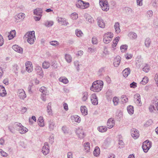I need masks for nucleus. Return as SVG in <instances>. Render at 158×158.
<instances>
[{"label":"nucleus","mask_w":158,"mask_h":158,"mask_svg":"<svg viewBox=\"0 0 158 158\" xmlns=\"http://www.w3.org/2000/svg\"><path fill=\"white\" fill-rule=\"evenodd\" d=\"M156 84L157 86L158 87V73L156 74Z\"/></svg>","instance_id":"nucleus-64"},{"label":"nucleus","mask_w":158,"mask_h":158,"mask_svg":"<svg viewBox=\"0 0 158 158\" xmlns=\"http://www.w3.org/2000/svg\"><path fill=\"white\" fill-rule=\"evenodd\" d=\"M103 85V82L100 80L94 81L90 87V90L94 92H99L102 89Z\"/></svg>","instance_id":"nucleus-1"},{"label":"nucleus","mask_w":158,"mask_h":158,"mask_svg":"<svg viewBox=\"0 0 158 158\" xmlns=\"http://www.w3.org/2000/svg\"><path fill=\"white\" fill-rule=\"evenodd\" d=\"M148 77H145L143 78V79L141 81V83L142 84L144 85L148 82Z\"/></svg>","instance_id":"nucleus-39"},{"label":"nucleus","mask_w":158,"mask_h":158,"mask_svg":"<svg viewBox=\"0 0 158 158\" xmlns=\"http://www.w3.org/2000/svg\"><path fill=\"white\" fill-rule=\"evenodd\" d=\"M42 10L41 8H37L34 10V15L38 16V17L35 16L34 17V19L35 21H39L40 19L42 16Z\"/></svg>","instance_id":"nucleus-5"},{"label":"nucleus","mask_w":158,"mask_h":158,"mask_svg":"<svg viewBox=\"0 0 158 158\" xmlns=\"http://www.w3.org/2000/svg\"><path fill=\"white\" fill-rule=\"evenodd\" d=\"M63 106H64V109L66 110H68V105L67 104H66V103H64L63 104Z\"/></svg>","instance_id":"nucleus-57"},{"label":"nucleus","mask_w":158,"mask_h":158,"mask_svg":"<svg viewBox=\"0 0 158 158\" xmlns=\"http://www.w3.org/2000/svg\"><path fill=\"white\" fill-rule=\"evenodd\" d=\"M65 58L66 61L68 63H70L72 61V57L71 56L68 54H66L65 55Z\"/></svg>","instance_id":"nucleus-37"},{"label":"nucleus","mask_w":158,"mask_h":158,"mask_svg":"<svg viewBox=\"0 0 158 158\" xmlns=\"http://www.w3.org/2000/svg\"><path fill=\"white\" fill-rule=\"evenodd\" d=\"M113 37V34L111 32L105 34L103 36V41L106 44H108L111 40Z\"/></svg>","instance_id":"nucleus-6"},{"label":"nucleus","mask_w":158,"mask_h":158,"mask_svg":"<svg viewBox=\"0 0 158 158\" xmlns=\"http://www.w3.org/2000/svg\"><path fill=\"white\" fill-rule=\"evenodd\" d=\"M139 132L136 129H133L131 132V135L133 138L135 139L138 138L139 136Z\"/></svg>","instance_id":"nucleus-15"},{"label":"nucleus","mask_w":158,"mask_h":158,"mask_svg":"<svg viewBox=\"0 0 158 158\" xmlns=\"http://www.w3.org/2000/svg\"><path fill=\"white\" fill-rule=\"evenodd\" d=\"M131 36L133 39H135L137 37L136 34L134 33H132L131 34Z\"/></svg>","instance_id":"nucleus-58"},{"label":"nucleus","mask_w":158,"mask_h":158,"mask_svg":"<svg viewBox=\"0 0 158 158\" xmlns=\"http://www.w3.org/2000/svg\"><path fill=\"white\" fill-rule=\"evenodd\" d=\"M89 143L88 142L85 143L84 144V149L86 152H88L90 150V146Z\"/></svg>","instance_id":"nucleus-32"},{"label":"nucleus","mask_w":158,"mask_h":158,"mask_svg":"<svg viewBox=\"0 0 158 158\" xmlns=\"http://www.w3.org/2000/svg\"><path fill=\"white\" fill-rule=\"evenodd\" d=\"M92 41L93 44H97L98 43V40L97 38L95 37H93Z\"/></svg>","instance_id":"nucleus-49"},{"label":"nucleus","mask_w":158,"mask_h":158,"mask_svg":"<svg viewBox=\"0 0 158 158\" xmlns=\"http://www.w3.org/2000/svg\"><path fill=\"white\" fill-rule=\"evenodd\" d=\"M7 93L4 87L0 85V96L2 97L6 96Z\"/></svg>","instance_id":"nucleus-18"},{"label":"nucleus","mask_w":158,"mask_h":158,"mask_svg":"<svg viewBox=\"0 0 158 158\" xmlns=\"http://www.w3.org/2000/svg\"><path fill=\"white\" fill-rule=\"evenodd\" d=\"M115 156L112 153H110L109 154L108 158H115Z\"/></svg>","instance_id":"nucleus-61"},{"label":"nucleus","mask_w":158,"mask_h":158,"mask_svg":"<svg viewBox=\"0 0 158 158\" xmlns=\"http://www.w3.org/2000/svg\"><path fill=\"white\" fill-rule=\"evenodd\" d=\"M12 48L16 52L19 53H22L23 49L22 48L17 45H14L12 47Z\"/></svg>","instance_id":"nucleus-19"},{"label":"nucleus","mask_w":158,"mask_h":158,"mask_svg":"<svg viewBox=\"0 0 158 158\" xmlns=\"http://www.w3.org/2000/svg\"><path fill=\"white\" fill-rule=\"evenodd\" d=\"M134 101L139 106H141L142 103L141 102V97L139 94H137L134 96Z\"/></svg>","instance_id":"nucleus-12"},{"label":"nucleus","mask_w":158,"mask_h":158,"mask_svg":"<svg viewBox=\"0 0 158 158\" xmlns=\"http://www.w3.org/2000/svg\"><path fill=\"white\" fill-rule=\"evenodd\" d=\"M120 38L118 36L115 38L113 40V43L112 44V46L113 48H114L116 47L117 43L119 40Z\"/></svg>","instance_id":"nucleus-28"},{"label":"nucleus","mask_w":158,"mask_h":158,"mask_svg":"<svg viewBox=\"0 0 158 158\" xmlns=\"http://www.w3.org/2000/svg\"><path fill=\"white\" fill-rule=\"evenodd\" d=\"M76 5L77 8L83 9L87 8L89 6V2L83 1L82 0L77 1Z\"/></svg>","instance_id":"nucleus-3"},{"label":"nucleus","mask_w":158,"mask_h":158,"mask_svg":"<svg viewBox=\"0 0 158 158\" xmlns=\"http://www.w3.org/2000/svg\"><path fill=\"white\" fill-rule=\"evenodd\" d=\"M25 17V15L23 13H20L17 14L15 16V21L16 22H19L22 21Z\"/></svg>","instance_id":"nucleus-9"},{"label":"nucleus","mask_w":158,"mask_h":158,"mask_svg":"<svg viewBox=\"0 0 158 158\" xmlns=\"http://www.w3.org/2000/svg\"><path fill=\"white\" fill-rule=\"evenodd\" d=\"M58 21L59 23L61 25H67L68 24V22L65 20L64 18L59 17L58 19Z\"/></svg>","instance_id":"nucleus-20"},{"label":"nucleus","mask_w":158,"mask_h":158,"mask_svg":"<svg viewBox=\"0 0 158 158\" xmlns=\"http://www.w3.org/2000/svg\"><path fill=\"white\" fill-rule=\"evenodd\" d=\"M72 156V153L71 152H69L68 153V158H73Z\"/></svg>","instance_id":"nucleus-63"},{"label":"nucleus","mask_w":158,"mask_h":158,"mask_svg":"<svg viewBox=\"0 0 158 158\" xmlns=\"http://www.w3.org/2000/svg\"><path fill=\"white\" fill-rule=\"evenodd\" d=\"M15 127H18L17 129H18L19 132L21 134H23L26 133L28 131V130L26 127L23 126L20 123H16L15 124Z\"/></svg>","instance_id":"nucleus-7"},{"label":"nucleus","mask_w":158,"mask_h":158,"mask_svg":"<svg viewBox=\"0 0 158 158\" xmlns=\"http://www.w3.org/2000/svg\"><path fill=\"white\" fill-rule=\"evenodd\" d=\"M24 37L27 38V41L30 44H33L35 40V31H32L27 32Z\"/></svg>","instance_id":"nucleus-2"},{"label":"nucleus","mask_w":158,"mask_h":158,"mask_svg":"<svg viewBox=\"0 0 158 158\" xmlns=\"http://www.w3.org/2000/svg\"><path fill=\"white\" fill-rule=\"evenodd\" d=\"M113 101L114 105H117L119 102V99L117 97H115L113 98Z\"/></svg>","instance_id":"nucleus-40"},{"label":"nucleus","mask_w":158,"mask_h":158,"mask_svg":"<svg viewBox=\"0 0 158 158\" xmlns=\"http://www.w3.org/2000/svg\"><path fill=\"white\" fill-rule=\"evenodd\" d=\"M98 25L101 28H104L105 27V24L103 20L101 19H99L98 20Z\"/></svg>","instance_id":"nucleus-31"},{"label":"nucleus","mask_w":158,"mask_h":158,"mask_svg":"<svg viewBox=\"0 0 158 158\" xmlns=\"http://www.w3.org/2000/svg\"><path fill=\"white\" fill-rule=\"evenodd\" d=\"M151 146V142L146 140L143 143L142 148L144 151L147 152L150 148Z\"/></svg>","instance_id":"nucleus-8"},{"label":"nucleus","mask_w":158,"mask_h":158,"mask_svg":"<svg viewBox=\"0 0 158 158\" xmlns=\"http://www.w3.org/2000/svg\"><path fill=\"white\" fill-rule=\"evenodd\" d=\"M4 43V39L2 36L0 34V46H2Z\"/></svg>","instance_id":"nucleus-52"},{"label":"nucleus","mask_w":158,"mask_h":158,"mask_svg":"<svg viewBox=\"0 0 158 158\" xmlns=\"http://www.w3.org/2000/svg\"><path fill=\"white\" fill-rule=\"evenodd\" d=\"M49 66V64L48 62H44L43 64V67L44 69H47Z\"/></svg>","instance_id":"nucleus-44"},{"label":"nucleus","mask_w":158,"mask_h":158,"mask_svg":"<svg viewBox=\"0 0 158 158\" xmlns=\"http://www.w3.org/2000/svg\"><path fill=\"white\" fill-rule=\"evenodd\" d=\"M19 96L20 99H23L26 97L25 91L23 89H20L19 90Z\"/></svg>","instance_id":"nucleus-17"},{"label":"nucleus","mask_w":158,"mask_h":158,"mask_svg":"<svg viewBox=\"0 0 158 158\" xmlns=\"http://www.w3.org/2000/svg\"><path fill=\"white\" fill-rule=\"evenodd\" d=\"M98 129L99 131L101 132H104L107 131V128L106 127L100 126L98 128Z\"/></svg>","instance_id":"nucleus-34"},{"label":"nucleus","mask_w":158,"mask_h":158,"mask_svg":"<svg viewBox=\"0 0 158 158\" xmlns=\"http://www.w3.org/2000/svg\"><path fill=\"white\" fill-rule=\"evenodd\" d=\"M99 4L103 10L107 11L109 10V6L106 0H99Z\"/></svg>","instance_id":"nucleus-4"},{"label":"nucleus","mask_w":158,"mask_h":158,"mask_svg":"<svg viewBox=\"0 0 158 158\" xmlns=\"http://www.w3.org/2000/svg\"><path fill=\"white\" fill-rule=\"evenodd\" d=\"M3 83L6 85H7L9 84L8 80L7 79H5L4 80Z\"/></svg>","instance_id":"nucleus-60"},{"label":"nucleus","mask_w":158,"mask_h":158,"mask_svg":"<svg viewBox=\"0 0 158 158\" xmlns=\"http://www.w3.org/2000/svg\"><path fill=\"white\" fill-rule=\"evenodd\" d=\"M50 44L53 46H57L59 44L58 42L56 41H53L50 42Z\"/></svg>","instance_id":"nucleus-46"},{"label":"nucleus","mask_w":158,"mask_h":158,"mask_svg":"<svg viewBox=\"0 0 158 158\" xmlns=\"http://www.w3.org/2000/svg\"><path fill=\"white\" fill-rule=\"evenodd\" d=\"M59 81L64 84H67L69 82V81L68 79L64 77H62L60 78L59 79Z\"/></svg>","instance_id":"nucleus-33"},{"label":"nucleus","mask_w":158,"mask_h":158,"mask_svg":"<svg viewBox=\"0 0 158 158\" xmlns=\"http://www.w3.org/2000/svg\"><path fill=\"white\" fill-rule=\"evenodd\" d=\"M115 32L117 33H119L120 32V29L119 28V24L118 23H116L114 25Z\"/></svg>","instance_id":"nucleus-30"},{"label":"nucleus","mask_w":158,"mask_h":158,"mask_svg":"<svg viewBox=\"0 0 158 158\" xmlns=\"http://www.w3.org/2000/svg\"><path fill=\"white\" fill-rule=\"evenodd\" d=\"M19 69L18 66L17 64H15L13 66V69L15 70H18Z\"/></svg>","instance_id":"nucleus-62"},{"label":"nucleus","mask_w":158,"mask_h":158,"mask_svg":"<svg viewBox=\"0 0 158 158\" xmlns=\"http://www.w3.org/2000/svg\"><path fill=\"white\" fill-rule=\"evenodd\" d=\"M151 41L149 39H147L145 41V45L146 47H149Z\"/></svg>","instance_id":"nucleus-48"},{"label":"nucleus","mask_w":158,"mask_h":158,"mask_svg":"<svg viewBox=\"0 0 158 158\" xmlns=\"http://www.w3.org/2000/svg\"><path fill=\"white\" fill-rule=\"evenodd\" d=\"M127 110L129 114H133L134 110L133 107L131 106H130L127 107Z\"/></svg>","instance_id":"nucleus-29"},{"label":"nucleus","mask_w":158,"mask_h":158,"mask_svg":"<svg viewBox=\"0 0 158 158\" xmlns=\"http://www.w3.org/2000/svg\"><path fill=\"white\" fill-rule=\"evenodd\" d=\"M75 34L78 37H81L83 35V34L81 31L79 30H76Z\"/></svg>","instance_id":"nucleus-35"},{"label":"nucleus","mask_w":158,"mask_h":158,"mask_svg":"<svg viewBox=\"0 0 158 158\" xmlns=\"http://www.w3.org/2000/svg\"><path fill=\"white\" fill-rule=\"evenodd\" d=\"M40 92L43 93V94L47 93L48 92L46 91V89L45 87L42 86L40 88Z\"/></svg>","instance_id":"nucleus-43"},{"label":"nucleus","mask_w":158,"mask_h":158,"mask_svg":"<svg viewBox=\"0 0 158 158\" xmlns=\"http://www.w3.org/2000/svg\"><path fill=\"white\" fill-rule=\"evenodd\" d=\"M127 48V46L126 45H123L120 47L121 50L122 52H124Z\"/></svg>","instance_id":"nucleus-41"},{"label":"nucleus","mask_w":158,"mask_h":158,"mask_svg":"<svg viewBox=\"0 0 158 158\" xmlns=\"http://www.w3.org/2000/svg\"><path fill=\"white\" fill-rule=\"evenodd\" d=\"M125 57L127 59H129L131 58L132 55L131 54H126L125 56Z\"/></svg>","instance_id":"nucleus-56"},{"label":"nucleus","mask_w":158,"mask_h":158,"mask_svg":"<svg viewBox=\"0 0 158 158\" xmlns=\"http://www.w3.org/2000/svg\"><path fill=\"white\" fill-rule=\"evenodd\" d=\"M70 16L72 19L76 20L78 18V15L77 13L74 12Z\"/></svg>","instance_id":"nucleus-36"},{"label":"nucleus","mask_w":158,"mask_h":158,"mask_svg":"<svg viewBox=\"0 0 158 158\" xmlns=\"http://www.w3.org/2000/svg\"><path fill=\"white\" fill-rule=\"evenodd\" d=\"M76 133L78 137L80 138H83L85 135L82 129L79 128L77 129L76 131Z\"/></svg>","instance_id":"nucleus-14"},{"label":"nucleus","mask_w":158,"mask_h":158,"mask_svg":"<svg viewBox=\"0 0 158 158\" xmlns=\"http://www.w3.org/2000/svg\"><path fill=\"white\" fill-rule=\"evenodd\" d=\"M88 93L85 92L83 94V96L82 98V100L84 101H85L87 99Z\"/></svg>","instance_id":"nucleus-47"},{"label":"nucleus","mask_w":158,"mask_h":158,"mask_svg":"<svg viewBox=\"0 0 158 158\" xmlns=\"http://www.w3.org/2000/svg\"><path fill=\"white\" fill-rule=\"evenodd\" d=\"M81 111L82 114L84 115H86L88 114L87 109L85 106H82L81 107Z\"/></svg>","instance_id":"nucleus-25"},{"label":"nucleus","mask_w":158,"mask_h":158,"mask_svg":"<svg viewBox=\"0 0 158 158\" xmlns=\"http://www.w3.org/2000/svg\"><path fill=\"white\" fill-rule=\"evenodd\" d=\"M121 58L120 56H117L114 60V64L115 67H118L120 63Z\"/></svg>","instance_id":"nucleus-21"},{"label":"nucleus","mask_w":158,"mask_h":158,"mask_svg":"<svg viewBox=\"0 0 158 158\" xmlns=\"http://www.w3.org/2000/svg\"><path fill=\"white\" fill-rule=\"evenodd\" d=\"M88 21L89 23H92L94 22V20L92 17H89L88 19Z\"/></svg>","instance_id":"nucleus-54"},{"label":"nucleus","mask_w":158,"mask_h":158,"mask_svg":"<svg viewBox=\"0 0 158 158\" xmlns=\"http://www.w3.org/2000/svg\"><path fill=\"white\" fill-rule=\"evenodd\" d=\"M51 65L54 69L56 68L58 66V64L56 61H53L51 63Z\"/></svg>","instance_id":"nucleus-45"},{"label":"nucleus","mask_w":158,"mask_h":158,"mask_svg":"<svg viewBox=\"0 0 158 158\" xmlns=\"http://www.w3.org/2000/svg\"><path fill=\"white\" fill-rule=\"evenodd\" d=\"M48 92L47 93L45 94H43L41 96V98L42 99L43 101H45L47 99V97H48Z\"/></svg>","instance_id":"nucleus-38"},{"label":"nucleus","mask_w":158,"mask_h":158,"mask_svg":"<svg viewBox=\"0 0 158 158\" xmlns=\"http://www.w3.org/2000/svg\"><path fill=\"white\" fill-rule=\"evenodd\" d=\"M26 70L28 73L31 72L33 69L32 64L30 61L26 62L25 64Z\"/></svg>","instance_id":"nucleus-10"},{"label":"nucleus","mask_w":158,"mask_h":158,"mask_svg":"<svg viewBox=\"0 0 158 158\" xmlns=\"http://www.w3.org/2000/svg\"><path fill=\"white\" fill-rule=\"evenodd\" d=\"M143 69L144 72L147 73L150 70V67L148 65H146L143 68Z\"/></svg>","instance_id":"nucleus-42"},{"label":"nucleus","mask_w":158,"mask_h":158,"mask_svg":"<svg viewBox=\"0 0 158 158\" xmlns=\"http://www.w3.org/2000/svg\"><path fill=\"white\" fill-rule=\"evenodd\" d=\"M130 70L129 68H126L123 71V74L125 77H127L130 74Z\"/></svg>","instance_id":"nucleus-24"},{"label":"nucleus","mask_w":158,"mask_h":158,"mask_svg":"<svg viewBox=\"0 0 158 158\" xmlns=\"http://www.w3.org/2000/svg\"><path fill=\"white\" fill-rule=\"evenodd\" d=\"M91 101L92 103L94 105H97L98 103L97 98L95 94H94L91 96Z\"/></svg>","instance_id":"nucleus-16"},{"label":"nucleus","mask_w":158,"mask_h":158,"mask_svg":"<svg viewBox=\"0 0 158 158\" xmlns=\"http://www.w3.org/2000/svg\"><path fill=\"white\" fill-rule=\"evenodd\" d=\"M49 146L47 143H44V146L43 147L42 150V152L44 155H46L49 152Z\"/></svg>","instance_id":"nucleus-11"},{"label":"nucleus","mask_w":158,"mask_h":158,"mask_svg":"<svg viewBox=\"0 0 158 158\" xmlns=\"http://www.w3.org/2000/svg\"><path fill=\"white\" fill-rule=\"evenodd\" d=\"M71 118L73 122L78 123H79L81 122V119L77 115H75L71 116Z\"/></svg>","instance_id":"nucleus-22"},{"label":"nucleus","mask_w":158,"mask_h":158,"mask_svg":"<svg viewBox=\"0 0 158 158\" xmlns=\"http://www.w3.org/2000/svg\"><path fill=\"white\" fill-rule=\"evenodd\" d=\"M130 86L131 88H135L137 87V83L133 82L130 84Z\"/></svg>","instance_id":"nucleus-53"},{"label":"nucleus","mask_w":158,"mask_h":158,"mask_svg":"<svg viewBox=\"0 0 158 158\" xmlns=\"http://www.w3.org/2000/svg\"><path fill=\"white\" fill-rule=\"evenodd\" d=\"M122 101L123 102H127L128 99L127 97L125 96H123L122 97Z\"/></svg>","instance_id":"nucleus-50"},{"label":"nucleus","mask_w":158,"mask_h":158,"mask_svg":"<svg viewBox=\"0 0 158 158\" xmlns=\"http://www.w3.org/2000/svg\"><path fill=\"white\" fill-rule=\"evenodd\" d=\"M115 125V121L112 118L109 119L107 123V126L108 128H112Z\"/></svg>","instance_id":"nucleus-13"},{"label":"nucleus","mask_w":158,"mask_h":158,"mask_svg":"<svg viewBox=\"0 0 158 158\" xmlns=\"http://www.w3.org/2000/svg\"><path fill=\"white\" fill-rule=\"evenodd\" d=\"M94 155L97 156L100 154V149L98 147H96L95 148L93 152Z\"/></svg>","instance_id":"nucleus-26"},{"label":"nucleus","mask_w":158,"mask_h":158,"mask_svg":"<svg viewBox=\"0 0 158 158\" xmlns=\"http://www.w3.org/2000/svg\"><path fill=\"white\" fill-rule=\"evenodd\" d=\"M3 73L2 69L1 67H0V78H1L2 76Z\"/></svg>","instance_id":"nucleus-59"},{"label":"nucleus","mask_w":158,"mask_h":158,"mask_svg":"<svg viewBox=\"0 0 158 158\" xmlns=\"http://www.w3.org/2000/svg\"><path fill=\"white\" fill-rule=\"evenodd\" d=\"M38 123L39 125L43 127L44 125V121L42 117H40L38 120Z\"/></svg>","instance_id":"nucleus-23"},{"label":"nucleus","mask_w":158,"mask_h":158,"mask_svg":"<svg viewBox=\"0 0 158 158\" xmlns=\"http://www.w3.org/2000/svg\"><path fill=\"white\" fill-rule=\"evenodd\" d=\"M15 34L16 33L15 30L11 31L8 36V39L9 40L12 39L15 36Z\"/></svg>","instance_id":"nucleus-27"},{"label":"nucleus","mask_w":158,"mask_h":158,"mask_svg":"<svg viewBox=\"0 0 158 158\" xmlns=\"http://www.w3.org/2000/svg\"><path fill=\"white\" fill-rule=\"evenodd\" d=\"M0 153L1 155L3 156H8V154L3 151L2 149H0Z\"/></svg>","instance_id":"nucleus-51"},{"label":"nucleus","mask_w":158,"mask_h":158,"mask_svg":"<svg viewBox=\"0 0 158 158\" xmlns=\"http://www.w3.org/2000/svg\"><path fill=\"white\" fill-rule=\"evenodd\" d=\"M143 0H136L137 4L139 6H141L142 5Z\"/></svg>","instance_id":"nucleus-55"}]
</instances>
